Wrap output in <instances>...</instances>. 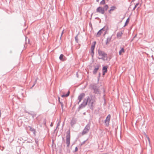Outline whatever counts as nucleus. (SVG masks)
<instances>
[{
  "instance_id": "nucleus-20",
  "label": "nucleus",
  "mask_w": 154,
  "mask_h": 154,
  "mask_svg": "<svg viewBox=\"0 0 154 154\" xmlns=\"http://www.w3.org/2000/svg\"><path fill=\"white\" fill-rule=\"evenodd\" d=\"M94 92L95 93H97V92H99L98 90V89H97L96 90L95 89Z\"/></svg>"
},
{
  "instance_id": "nucleus-16",
  "label": "nucleus",
  "mask_w": 154,
  "mask_h": 154,
  "mask_svg": "<svg viewBox=\"0 0 154 154\" xmlns=\"http://www.w3.org/2000/svg\"><path fill=\"white\" fill-rule=\"evenodd\" d=\"M69 91H68V92L66 94V95H64V94L62 95H61V97H67L69 95Z\"/></svg>"
},
{
  "instance_id": "nucleus-26",
  "label": "nucleus",
  "mask_w": 154,
  "mask_h": 154,
  "mask_svg": "<svg viewBox=\"0 0 154 154\" xmlns=\"http://www.w3.org/2000/svg\"><path fill=\"white\" fill-rule=\"evenodd\" d=\"M148 139L149 140V138H148Z\"/></svg>"
},
{
  "instance_id": "nucleus-24",
  "label": "nucleus",
  "mask_w": 154,
  "mask_h": 154,
  "mask_svg": "<svg viewBox=\"0 0 154 154\" xmlns=\"http://www.w3.org/2000/svg\"><path fill=\"white\" fill-rule=\"evenodd\" d=\"M60 98L59 97H58V99H59V101H60Z\"/></svg>"
},
{
  "instance_id": "nucleus-7",
  "label": "nucleus",
  "mask_w": 154,
  "mask_h": 154,
  "mask_svg": "<svg viewBox=\"0 0 154 154\" xmlns=\"http://www.w3.org/2000/svg\"><path fill=\"white\" fill-rule=\"evenodd\" d=\"M94 44L93 45H92L91 47V54L92 57H93L94 54V50L95 48V45L96 44V42H94Z\"/></svg>"
},
{
  "instance_id": "nucleus-18",
  "label": "nucleus",
  "mask_w": 154,
  "mask_h": 154,
  "mask_svg": "<svg viewBox=\"0 0 154 154\" xmlns=\"http://www.w3.org/2000/svg\"><path fill=\"white\" fill-rule=\"evenodd\" d=\"M105 4V0H103L100 2V5H104Z\"/></svg>"
},
{
  "instance_id": "nucleus-22",
  "label": "nucleus",
  "mask_w": 154,
  "mask_h": 154,
  "mask_svg": "<svg viewBox=\"0 0 154 154\" xmlns=\"http://www.w3.org/2000/svg\"><path fill=\"white\" fill-rule=\"evenodd\" d=\"M78 150V149L77 147H76L75 148V151H77Z\"/></svg>"
},
{
  "instance_id": "nucleus-3",
  "label": "nucleus",
  "mask_w": 154,
  "mask_h": 154,
  "mask_svg": "<svg viewBox=\"0 0 154 154\" xmlns=\"http://www.w3.org/2000/svg\"><path fill=\"white\" fill-rule=\"evenodd\" d=\"M98 53L99 55L100 56V57L99 58V59H102L104 60L105 57H107V55L105 54L103 52L100 50H98Z\"/></svg>"
},
{
  "instance_id": "nucleus-4",
  "label": "nucleus",
  "mask_w": 154,
  "mask_h": 154,
  "mask_svg": "<svg viewBox=\"0 0 154 154\" xmlns=\"http://www.w3.org/2000/svg\"><path fill=\"white\" fill-rule=\"evenodd\" d=\"M90 128V125H87L82 133V135H84L87 133L88 132Z\"/></svg>"
},
{
  "instance_id": "nucleus-9",
  "label": "nucleus",
  "mask_w": 154,
  "mask_h": 154,
  "mask_svg": "<svg viewBox=\"0 0 154 154\" xmlns=\"http://www.w3.org/2000/svg\"><path fill=\"white\" fill-rule=\"evenodd\" d=\"M107 66H104L103 67V75H104L105 73H106L107 72Z\"/></svg>"
},
{
  "instance_id": "nucleus-2",
  "label": "nucleus",
  "mask_w": 154,
  "mask_h": 154,
  "mask_svg": "<svg viewBox=\"0 0 154 154\" xmlns=\"http://www.w3.org/2000/svg\"><path fill=\"white\" fill-rule=\"evenodd\" d=\"M66 136V143L67 146H69L70 143V131L69 130L67 133Z\"/></svg>"
},
{
  "instance_id": "nucleus-13",
  "label": "nucleus",
  "mask_w": 154,
  "mask_h": 154,
  "mask_svg": "<svg viewBox=\"0 0 154 154\" xmlns=\"http://www.w3.org/2000/svg\"><path fill=\"white\" fill-rule=\"evenodd\" d=\"M125 52L124 49L123 48H122L121 49V50L119 51V54L120 55H121V54L122 53H124Z\"/></svg>"
},
{
  "instance_id": "nucleus-6",
  "label": "nucleus",
  "mask_w": 154,
  "mask_h": 154,
  "mask_svg": "<svg viewBox=\"0 0 154 154\" xmlns=\"http://www.w3.org/2000/svg\"><path fill=\"white\" fill-rule=\"evenodd\" d=\"M111 116L109 114L106 117V119L105 120V123L107 125H108L109 124V122L110 120Z\"/></svg>"
},
{
  "instance_id": "nucleus-14",
  "label": "nucleus",
  "mask_w": 154,
  "mask_h": 154,
  "mask_svg": "<svg viewBox=\"0 0 154 154\" xmlns=\"http://www.w3.org/2000/svg\"><path fill=\"white\" fill-rule=\"evenodd\" d=\"M63 57H64V55L63 54H61L60 55V56L59 57L60 59V60H62L63 61H64V59H63Z\"/></svg>"
},
{
  "instance_id": "nucleus-8",
  "label": "nucleus",
  "mask_w": 154,
  "mask_h": 154,
  "mask_svg": "<svg viewBox=\"0 0 154 154\" xmlns=\"http://www.w3.org/2000/svg\"><path fill=\"white\" fill-rule=\"evenodd\" d=\"M85 94L84 93L81 94L78 97V99L79 100V102H80L84 97Z\"/></svg>"
},
{
  "instance_id": "nucleus-5",
  "label": "nucleus",
  "mask_w": 154,
  "mask_h": 154,
  "mask_svg": "<svg viewBox=\"0 0 154 154\" xmlns=\"http://www.w3.org/2000/svg\"><path fill=\"white\" fill-rule=\"evenodd\" d=\"M97 12L103 14L104 13V10L102 7H100L98 8L96 10Z\"/></svg>"
},
{
  "instance_id": "nucleus-12",
  "label": "nucleus",
  "mask_w": 154,
  "mask_h": 154,
  "mask_svg": "<svg viewBox=\"0 0 154 154\" xmlns=\"http://www.w3.org/2000/svg\"><path fill=\"white\" fill-rule=\"evenodd\" d=\"M99 68V66H97V67L95 68L94 69V70L93 71V73L94 74H95L97 72V70H98Z\"/></svg>"
},
{
  "instance_id": "nucleus-25",
  "label": "nucleus",
  "mask_w": 154,
  "mask_h": 154,
  "mask_svg": "<svg viewBox=\"0 0 154 154\" xmlns=\"http://www.w3.org/2000/svg\"><path fill=\"white\" fill-rule=\"evenodd\" d=\"M98 1H99V0H97V2H98Z\"/></svg>"
},
{
  "instance_id": "nucleus-10",
  "label": "nucleus",
  "mask_w": 154,
  "mask_h": 154,
  "mask_svg": "<svg viewBox=\"0 0 154 154\" xmlns=\"http://www.w3.org/2000/svg\"><path fill=\"white\" fill-rule=\"evenodd\" d=\"M104 31V30L103 29H101L98 32L97 34V36H99Z\"/></svg>"
},
{
  "instance_id": "nucleus-1",
  "label": "nucleus",
  "mask_w": 154,
  "mask_h": 154,
  "mask_svg": "<svg viewBox=\"0 0 154 154\" xmlns=\"http://www.w3.org/2000/svg\"><path fill=\"white\" fill-rule=\"evenodd\" d=\"M94 97L93 96H90L88 97L87 99H85L83 103V105L84 106L86 105H87V103H89V104L92 105L94 102Z\"/></svg>"
},
{
  "instance_id": "nucleus-23",
  "label": "nucleus",
  "mask_w": 154,
  "mask_h": 154,
  "mask_svg": "<svg viewBox=\"0 0 154 154\" xmlns=\"http://www.w3.org/2000/svg\"><path fill=\"white\" fill-rule=\"evenodd\" d=\"M63 31L62 32V34H61V36L62 35H63Z\"/></svg>"
},
{
  "instance_id": "nucleus-15",
  "label": "nucleus",
  "mask_w": 154,
  "mask_h": 154,
  "mask_svg": "<svg viewBox=\"0 0 154 154\" xmlns=\"http://www.w3.org/2000/svg\"><path fill=\"white\" fill-rule=\"evenodd\" d=\"M122 34V32H119L117 34V37L119 38L121 37Z\"/></svg>"
},
{
  "instance_id": "nucleus-17",
  "label": "nucleus",
  "mask_w": 154,
  "mask_h": 154,
  "mask_svg": "<svg viewBox=\"0 0 154 154\" xmlns=\"http://www.w3.org/2000/svg\"><path fill=\"white\" fill-rule=\"evenodd\" d=\"M108 8V6L107 5H106L104 7V9L106 10H107Z\"/></svg>"
},
{
  "instance_id": "nucleus-19",
  "label": "nucleus",
  "mask_w": 154,
  "mask_h": 154,
  "mask_svg": "<svg viewBox=\"0 0 154 154\" xmlns=\"http://www.w3.org/2000/svg\"><path fill=\"white\" fill-rule=\"evenodd\" d=\"M138 5H139V3L136 4L135 5L134 8V9H135L137 7V6H138Z\"/></svg>"
},
{
  "instance_id": "nucleus-21",
  "label": "nucleus",
  "mask_w": 154,
  "mask_h": 154,
  "mask_svg": "<svg viewBox=\"0 0 154 154\" xmlns=\"http://www.w3.org/2000/svg\"><path fill=\"white\" fill-rule=\"evenodd\" d=\"M129 22V19L128 18L126 20V23H128Z\"/></svg>"
},
{
  "instance_id": "nucleus-11",
  "label": "nucleus",
  "mask_w": 154,
  "mask_h": 154,
  "mask_svg": "<svg viewBox=\"0 0 154 154\" xmlns=\"http://www.w3.org/2000/svg\"><path fill=\"white\" fill-rule=\"evenodd\" d=\"M116 9V7L113 6L111 7L110 10L109 11V12L110 13H111V12L112 11H113L115 9Z\"/></svg>"
}]
</instances>
